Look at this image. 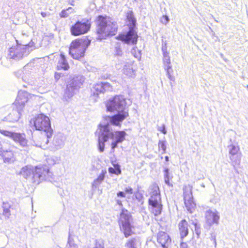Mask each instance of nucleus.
Returning <instances> with one entry per match:
<instances>
[{
  "instance_id": "39",
  "label": "nucleus",
  "mask_w": 248,
  "mask_h": 248,
  "mask_svg": "<svg viewBox=\"0 0 248 248\" xmlns=\"http://www.w3.org/2000/svg\"><path fill=\"white\" fill-rule=\"evenodd\" d=\"M124 73L129 77H132L134 73V70L132 68L124 69Z\"/></svg>"
},
{
  "instance_id": "46",
  "label": "nucleus",
  "mask_w": 248,
  "mask_h": 248,
  "mask_svg": "<svg viewBox=\"0 0 248 248\" xmlns=\"http://www.w3.org/2000/svg\"><path fill=\"white\" fill-rule=\"evenodd\" d=\"M62 73H56L55 74V78L57 80L59 79L61 77Z\"/></svg>"
},
{
  "instance_id": "25",
  "label": "nucleus",
  "mask_w": 248,
  "mask_h": 248,
  "mask_svg": "<svg viewBox=\"0 0 248 248\" xmlns=\"http://www.w3.org/2000/svg\"><path fill=\"white\" fill-rule=\"evenodd\" d=\"M0 155L2 156L5 163H12L14 161V154L11 151H4L2 149L0 152Z\"/></svg>"
},
{
  "instance_id": "38",
  "label": "nucleus",
  "mask_w": 248,
  "mask_h": 248,
  "mask_svg": "<svg viewBox=\"0 0 248 248\" xmlns=\"http://www.w3.org/2000/svg\"><path fill=\"white\" fill-rule=\"evenodd\" d=\"M93 248H104V241L102 239L96 240Z\"/></svg>"
},
{
  "instance_id": "48",
  "label": "nucleus",
  "mask_w": 248,
  "mask_h": 248,
  "mask_svg": "<svg viewBox=\"0 0 248 248\" xmlns=\"http://www.w3.org/2000/svg\"><path fill=\"white\" fill-rule=\"evenodd\" d=\"M41 14L43 17H45L48 15H49V14L44 12H41Z\"/></svg>"
},
{
  "instance_id": "29",
  "label": "nucleus",
  "mask_w": 248,
  "mask_h": 248,
  "mask_svg": "<svg viewBox=\"0 0 248 248\" xmlns=\"http://www.w3.org/2000/svg\"><path fill=\"white\" fill-rule=\"evenodd\" d=\"M108 172L111 174L119 175L121 173L120 166L118 164L114 165V168L109 167L108 170Z\"/></svg>"
},
{
  "instance_id": "47",
  "label": "nucleus",
  "mask_w": 248,
  "mask_h": 248,
  "mask_svg": "<svg viewBox=\"0 0 248 248\" xmlns=\"http://www.w3.org/2000/svg\"><path fill=\"white\" fill-rule=\"evenodd\" d=\"M160 131L164 134H166L167 133V131L166 130V128H165V125H163V126H162V129L161 130H160Z\"/></svg>"
},
{
  "instance_id": "21",
  "label": "nucleus",
  "mask_w": 248,
  "mask_h": 248,
  "mask_svg": "<svg viewBox=\"0 0 248 248\" xmlns=\"http://www.w3.org/2000/svg\"><path fill=\"white\" fill-rule=\"evenodd\" d=\"M157 242L161 244L163 248H168L169 244L171 242V239L167 233L159 232L157 234Z\"/></svg>"
},
{
  "instance_id": "35",
  "label": "nucleus",
  "mask_w": 248,
  "mask_h": 248,
  "mask_svg": "<svg viewBox=\"0 0 248 248\" xmlns=\"http://www.w3.org/2000/svg\"><path fill=\"white\" fill-rule=\"evenodd\" d=\"M68 244L69 245V248H78V246L74 243L73 239L70 232L69 233Z\"/></svg>"
},
{
  "instance_id": "9",
  "label": "nucleus",
  "mask_w": 248,
  "mask_h": 248,
  "mask_svg": "<svg viewBox=\"0 0 248 248\" xmlns=\"http://www.w3.org/2000/svg\"><path fill=\"white\" fill-rule=\"evenodd\" d=\"M30 124L33 125L36 130L43 131L48 137H52L53 131L48 117L43 114H39L34 119L30 121Z\"/></svg>"
},
{
  "instance_id": "10",
  "label": "nucleus",
  "mask_w": 248,
  "mask_h": 248,
  "mask_svg": "<svg viewBox=\"0 0 248 248\" xmlns=\"http://www.w3.org/2000/svg\"><path fill=\"white\" fill-rule=\"evenodd\" d=\"M33 42L26 45L17 44L16 46H13L9 49V57L16 60H20L33 50Z\"/></svg>"
},
{
  "instance_id": "50",
  "label": "nucleus",
  "mask_w": 248,
  "mask_h": 248,
  "mask_svg": "<svg viewBox=\"0 0 248 248\" xmlns=\"http://www.w3.org/2000/svg\"><path fill=\"white\" fill-rule=\"evenodd\" d=\"M117 203L120 205V206H122V201L119 200H117Z\"/></svg>"
},
{
  "instance_id": "54",
  "label": "nucleus",
  "mask_w": 248,
  "mask_h": 248,
  "mask_svg": "<svg viewBox=\"0 0 248 248\" xmlns=\"http://www.w3.org/2000/svg\"><path fill=\"white\" fill-rule=\"evenodd\" d=\"M87 248H90V247H87Z\"/></svg>"
},
{
  "instance_id": "53",
  "label": "nucleus",
  "mask_w": 248,
  "mask_h": 248,
  "mask_svg": "<svg viewBox=\"0 0 248 248\" xmlns=\"http://www.w3.org/2000/svg\"><path fill=\"white\" fill-rule=\"evenodd\" d=\"M22 80L24 81H26V79L24 77H22Z\"/></svg>"
},
{
  "instance_id": "28",
  "label": "nucleus",
  "mask_w": 248,
  "mask_h": 248,
  "mask_svg": "<svg viewBox=\"0 0 248 248\" xmlns=\"http://www.w3.org/2000/svg\"><path fill=\"white\" fill-rule=\"evenodd\" d=\"M105 177V173L102 171V173L99 174L97 178L93 181L92 184L93 187L96 188L104 180Z\"/></svg>"
},
{
  "instance_id": "51",
  "label": "nucleus",
  "mask_w": 248,
  "mask_h": 248,
  "mask_svg": "<svg viewBox=\"0 0 248 248\" xmlns=\"http://www.w3.org/2000/svg\"><path fill=\"white\" fill-rule=\"evenodd\" d=\"M212 239L214 241V242L215 245H216V238L215 236H212L211 237Z\"/></svg>"
},
{
  "instance_id": "12",
  "label": "nucleus",
  "mask_w": 248,
  "mask_h": 248,
  "mask_svg": "<svg viewBox=\"0 0 248 248\" xmlns=\"http://www.w3.org/2000/svg\"><path fill=\"white\" fill-rule=\"evenodd\" d=\"M27 101V93L19 92L15 102L17 105L16 109H13L5 119L10 122H17L20 118L21 110L24 107L25 103Z\"/></svg>"
},
{
  "instance_id": "43",
  "label": "nucleus",
  "mask_w": 248,
  "mask_h": 248,
  "mask_svg": "<svg viewBox=\"0 0 248 248\" xmlns=\"http://www.w3.org/2000/svg\"><path fill=\"white\" fill-rule=\"evenodd\" d=\"M133 191V189L130 187H126L125 189V192L126 193L132 194Z\"/></svg>"
},
{
  "instance_id": "49",
  "label": "nucleus",
  "mask_w": 248,
  "mask_h": 248,
  "mask_svg": "<svg viewBox=\"0 0 248 248\" xmlns=\"http://www.w3.org/2000/svg\"><path fill=\"white\" fill-rule=\"evenodd\" d=\"M30 67V64H27L24 67V71H27Z\"/></svg>"
},
{
  "instance_id": "5",
  "label": "nucleus",
  "mask_w": 248,
  "mask_h": 248,
  "mask_svg": "<svg viewBox=\"0 0 248 248\" xmlns=\"http://www.w3.org/2000/svg\"><path fill=\"white\" fill-rule=\"evenodd\" d=\"M126 19L129 31L125 34H119L116 37L117 39L121 40L127 44L135 45L137 43L138 35L136 28L137 20L133 12L129 10L126 13Z\"/></svg>"
},
{
  "instance_id": "36",
  "label": "nucleus",
  "mask_w": 248,
  "mask_h": 248,
  "mask_svg": "<svg viewBox=\"0 0 248 248\" xmlns=\"http://www.w3.org/2000/svg\"><path fill=\"white\" fill-rule=\"evenodd\" d=\"M166 141L165 140H159L158 143L159 149L162 150V154H165L166 151Z\"/></svg>"
},
{
  "instance_id": "34",
  "label": "nucleus",
  "mask_w": 248,
  "mask_h": 248,
  "mask_svg": "<svg viewBox=\"0 0 248 248\" xmlns=\"http://www.w3.org/2000/svg\"><path fill=\"white\" fill-rule=\"evenodd\" d=\"M192 224L194 225V231L197 237L199 238L201 234V226L197 222L193 221Z\"/></svg>"
},
{
  "instance_id": "23",
  "label": "nucleus",
  "mask_w": 248,
  "mask_h": 248,
  "mask_svg": "<svg viewBox=\"0 0 248 248\" xmlns=\"http://www.w3.org/2000/svg\"><path fill=\"white\" fill-rule=\"evenodd\" d=\"M178 226L181 238L183 239L184 237H186L188 233V223L185 219H183L179 222Z\"/></svg>"
},
{
  "instance_id": "4",
  "label": "nucleus",
  "mask_w": 248,
  "mask_h": 248,
  "mask_svg": "<svg viewBox=\"0 0 248 248\" xmlns=\"http://www.w3.org/2000/svg\"><path fill=\"white\" fill-rule=\"evenodd\" d=\"M20 174L26 179L32 175L31 181L37 185L44 180L50 181L52 179V173L46 165L37 166L34 171L27 166L23 167L20 171Z\"/></svg>"
},
{
  "instance_id": "52",
  "label": "nucleus",
  "mask_w": 248,
  "mask_h": 248,
  "mask_svg": "<svg viewBox=\"0 0 248 248\" xmlns=\"http://www.w3.org/2000/svg\"><path fill=\"white\" fill-rule=\"evenodd\" d=\"M165 160H166V161H169V157H168V156H165Z\"/></svg>"
},
{
  "instance_id": "26",
  "label": "nucleus",
  "mask_w": 248,
  "mask_h": 248,
  "mask_svg": "<svg viewBox=\"0 0 248 248\" xmlns=\"http://www.w3.org/2000/svg\"><path fill=\"white\" fill-rule=\"evenodd\" d=\"M69 68V66L64 55L61 54L60 58L58 61L57 64L58 69H63L64 70H67Z\"/></svg>"
},
{
  "instance_id": "44",
  "label": "nucleus",
  "mask_w": 248,
  "mask_h": 248,
  "mask_svg": "<svg viewBox=\"0 0 248 248\" xmlns=\"http://www.w3.org/2000/svg\"><path fill=\"white\" fill-rule=\"evenodd\" d=\"M117 195L119 197L124 198L125 197L124 193L123 191L118 192L117 194Z\"/></svg>"
},
{
  "instance_id": "16",
  "label": "nucleus",
  "mask_w": 248,
  "mask_h": 248,
  "mask_svg": "<svg viewBox=\"0 0 248 248\" xmlns=\"http://www.w3.org/2000/svg\"><path fill=\"white\" fill-rule=\"evenodd\" d=\"M112 87L108 82H98L95 84L92 90V95L97 96L99 93H103L106 91H111Z\"/></svg>"
},
{
  "instance_id": "11",
  "label": "nucleus",
  "mask_w": 248,
  "mask_h": 248,
  "mask_svg": "<svg viewBox=\"0 0 248 248\" xmlns=\"http://www.w3.org/2000/svg\"><path fill=\"white\" fill-rule=\"evenodd\" d=\"M133 219L130 213L127 210L123 209L120 214L119 224L121 231L124 233L125 237L128 238L134 232L132 230Z\"/></svg>"
},
{
  "instance_id": "15",
  "label": "nucleus",
  "mask_w": 248,
  "mask_h": 248,
  "mask_svg": "<svg viewBox=\"0 0 248 248\" xmlns=\"http://www.w3.org/2000/svg\"><path fill=\"white\" fill-rule=\"evenodd\" d=\"M192 189V186L190 185L185 186L183 187L185 204L187 210L190 213L193 212L196 206V204L193 201Z\"/></svg>"
},
{
  "instance_id": "31",
  "label": "nucleus",
  "mask_w": 248,
  "mask_h": 248,
  "mask_svg": "<svg viewBox=\"0 0 248 248\" xmlns=\"http://www.w3.org/2000/svg\"><path fill=\"white\" fill-rule=\"evenodd\" d=\"M73 9L72 7H69L66 9L62 10L60 14V16L62 18L67 17L70 13L73 12Z\"/></svg>"
},
{
  "instance_id": "2",
  "label": "nucleus",
  "mask_w": 248,
  "mask_h": 248,
  "mask_svg": "<svg viewBox=\"0 0 248 248\" xmlns=\"http://www.w3.org/2000/svg\"><path fill=\"white\" fill-rule=\"evenodd\" d=\"M98 137V149L100 152L104 151L105 143L108 139H114L119 143H122L125 140L126 133L124 131H116L115 133L112 131L111 125L108 123L100 124L99 128L96 132Z\"/></svg>"
},
{
  "instance_id": "30",
  "label": "nucleus",
  "mask_w": 248,
  "mask_h": 248,
  "mask_svg": "<svg viewBox=\"0 0 248 248\" xmlns=\"http://www.w3.org/2000/svg\"><path fill=\"white\" fill-rule=\"evenodd\" d=\"M164 181L166 185L169 186H172V184H170V179L172 178V176H170L169 169L168 168H166L164 170Z\"/></svg>"
},
{
  "instance_id": "19",
  "label": "nucleus",
  "mask_w": 248,
  "mask_h": 248,
  "mask_svg": "<svg viewBox=\"0 0 248 248\" xmlns=\"http://www.w3.org/2000/svg\"><path fill=\"white\" fill-rule=\"evenodd\" d=\"M229 148L230 158L232 161V163L235 165L239 164L240 162V156L237 154L239 148L238 146L234 145H231L228 146Z\"/></svg>"
},
{
  "instance_id": "41",
  "label": "nucleus",
  "mask_w": 248,
  "mask_h": 248,
  "mask_svg": "<svg viewBox=\"0 0 248 248\" xmlns=\"http://www.w3.org/2000/svg\"><path fill=\"white\" fill-rule=\"evenodd\" d=\"M161 49H162L163 54H169V53L168 52L167 49L166 41L163 42L162 45Z\"/></svg>"
},
{
  "instance_id": "32",
  "label": "nucleus",
  "mask_w": 248,
  "mask_h": 248,
  "mask_svg": "<svg viewBox=\"0 0 248 248\" xmlns=\"http://www.w3.org/2000/svg\"><path fill=\"white\" fill-rule=\"evenodd\" d=\"M114 55L117 56H122L123 53L121 47V43H117L116 44L114 50Z\"/></svg>"
},
{
  "instance_id": "3",
  "label": "nucleus",
  "mask_w": 248,
  "mask_h": 248,
  "mask_svg": "<svg viewBox=\"0 0 248 248\" xmlns=\"http://www.w3.org/2000/svg\"><path fill=\"white\" fill-rule=\"evenodd\" d=\"M96 22L97 39H106L109 36L115 35L117 31V23L110 17L99 16Z\"/></svg>"
},
{
  "instance_id": "1",
  "label": "nucleus",
  "mask_w": 248,
  "mask_h": 248,
  "mask_svg": "<svg viewBox=\"0 0 248 248\" xmlns=\"http://www.w3.org/2000/svg\"><path fill=\"white\" fill-rule=\"evenodd\" d=\"M107 109L108 111L117 113L113 116H108V120L111 124L119 125L128 116V110L126 108L125 100L123 96L116 95L109 99L106 104Z\"/></svg>"
},
{
  "instance_id": "20",
  "label": "nucleus",
  "mask_w": 248,
  "mask_h": 248,
  "mask_svg": "<svg viewBox=\"0 0 248 248\" xmlns=\"http://www.w3.org/2000/svg\"><path fill=\"white\" fill-rule=\"evenodd\" d=\"M51 137H48L46 133L41 134L39 137L38 140L33 141V145L36 147L41 148L43 149L47 148V144L49 142V139Z\"/></svg>"
},
{
  "instance_id": "7",
  "label": "nucleus",
  "mask_w": 248,
  "mask_h": 248,
  "mask_svg": "<svg viewBox=\"0 0 248 248\" xmlns=\"http://www.w3.org/2000/svg\"><path fill=\"white\" fill-rule=\"evenodd\" d=\"M84 80V77L81 75L70 77V80L66 85V88L63 96V100L67 101L73 97L82 85Z\"/></svg>"
},
{
  "instance_id": "22",
  "label": "nucleus",
  "mask_w": 248,
  "mask_h": 248,
  "mask_svg": "<svg viewBox=\"0 0 248 248\" xmlns=\"http://www.w3.org/2000/svg\"><path fill=\"white\" fill-rule=\"evenodd\" d=\"M65 138L62 134H58L56 135L53 140V145L54 146V149L58 150L62 148L64 145Z\"/></svg>"
},
{
  "instance_id": "6",
  "label": "nucleus",
  "mask_w": 248,
  "mask_h": 248,
  "mask_svg": "<svg viewBox=\"0 0 248 248\" xmlns=\"http://www.w3.org/2000/svg\"><path fill=\"white\" fill-rule=\"evenodd\" d=\"M91 44L87 37L73 41L69 47V54L74 59L79 60L84 56L85 52Z\"/></svg>"
},
{
  "instance_id": "13",
  "label": "nucleus",
  "mask_w": 248,
  "mask_h": 248,
  "mask_svg": "<svg viewBox=\"0 0 248 248\" xmlns=\"http://www.w3.org/2000/svg\"><path fill=\"white\" fill-rule=\"evenodd\" d=\"M0 133L4 136L12 140L16 143L22 147L28 146V140L24 133H18L8 131L5 129H0Z\"/></svg>"
},
{
  "instance_id": "42",
  "label": "nucleus",
  "mask_w": 248,
  "mask_h": 248,
  "mask_svg": "<svg viewBox=\"0 0 248 248\" xmlns=\"http://www.w3.org/2000/svg\"><path fill=\"white\" fill-rule=\"evenodd\" d=\"M120 143L119 142H117L116 140H113L111 144V151L112 152H114V150L117 147V145H118V144Z\"/></svg>"
},
{
  "instance_id": "14",
  "label": "nucleus",
  "mask_w": 248,
  "mask_h": 248,
  "mask_svg": "<svg viewBox=\"0 0 248 248\" xmlns=\"http://www.w3.org/2000/svg\"><path fill=\"white\" fill-rule=\"evenodd\" d=\"M91 28V23L88 19H83L81 21H77L71 28V34L78 36L86 33Z\"/></svg>"
},
{
  "instance_id": "18",
  "label": "nucleus",
  "mask_w": 248,
  "mask_h": 248,
  "mask_svg": "<svg viewBox=\"0 0 248 248\" xmlns=\"http://www.w3.org/2000/svg\"><path fill=\"white\" fill-rule=\"evenodd\" d=\"M163 67L165 70L166 71L168 77L171 81H174L175 78L171 75L173 70L170 63L169 54H163Z\"/></svg>"
},
{
  "instance_id": "37",
  "label": "nucleus",
  "mask_w": 248,
  "mask_h": 248,
  "mask_svg": "<svg viewBox=\"0 0 248 248\" xmlns=\"http://www.w3.org/2000/svg\"><path fill=\"white\" fill-rule=\"evenodd\" d=\"M134 195L136 199V200L139 202H141V204L143 203V196L142 194L140 193L139 191L134 193Z\"/></svg>"
},
{
  "instance_id": "45",
  "label": "nucleus",
  "mask_w": 248,
  "mask_h": 248,
  "mask_svg": "<svg viewBox=\"0 0 248 248\" xmlns=\"http://www.w3.org/2000/svg\"><path fill=\"white\" fill-rule=\"evenodd\" d=\"M180 248H188L187 244L186 243L181 242Z\"/></svg>"
},
{
  "instance_id": "33",
  "label": "nucleus",
  "mask_w": 248,
  "mask_h": 248,
  "mask_svg": "<svg viewBox=\"0 0 248 248\" xmlns=\"http://www.w3.org/2000/svg\"><path fill=\"white\" fill-rule=\"evenodd\" d=\"M59 160V157L55 156H50L46 158L47 163L49 165H53L58 162Z\"/></svg>"
},
{
  "instance_id": "55",
  "label": "nucleus",
  "mask_w": 248,
  "mask_h": 248,
  "mask_svg": "<svg viewBox=\"0 0 248 248\" xmlns=\"http://www.w3.org/2000/svg\"><path fill=\"white\" fill-rule=\"evenodd\" d=\"M247 88H248V85L247 86Z\"/></svg>"
},
{
  "instance_id": "40",
  "label": "nucleus",
  "mask_w": 248,
  "mask_h": 248,
  "mask_svg": "<svg viewBox=\"0 0 248 248\" xmlns=\"http://www.w3.org/2000/svg\"><path fill=\"white\" fill-rule=\"evenodd\" d=\"M170 19L169 17L166 15H164L160 19V21L162 23L166 25L169 21Z\"/></svg>"
},
{
  "instance_id": "27",
  "label": "nucleus",
  "mask_w": 248,
  "mask_h": 248,
  "mask_svg": "<svg viewBox=\"0 0 248 248\" xmlns=\"http://www.w3.org/2000/svg\"><path fill=\"white\" fill-rule=\"evenodd\" d=\"M11 205L7 202H2V215L4 217L5 219H8L11 215L10 208Z\"/></svg>"
},
{
  "instance_id": "8",
  "label": "nucleus",
  "mask_w": 248,
  "mask_h": 248,
  "mask_svg": "<svg viewBox=\"0 0 248 248\" xmlns=\"http://www.w3.org/2000/svg\"><path fill=\"white\" fill-rule=\"evenodd\" d=\"M152 187L153 191L151 192V196L148 200L149 208L155 216H157L161 213L162 204L159 187L156 184H154Z\"/></svg>"
},
{
  "instance_id": "17",
  "label": "nucleus",
  "mask_w": 248,
  "mask_h": 248,
  "mask_svg": "<svg viewBox=\"0 0 248 248\" xmlns=\"http://www.w3.org/2000/svg\"><path fill=\"white\" fill-rule=\"evenodd\" d=\"M206 223L209 225L212 226L214 224H218L220 218L218 212L216 210H208L205 214Z\"/></svg>"
},
{
  "instance_id": "24",
  "label": "nucleus",
  "mask_w": 248,
  "mask_h": 248,
  "mask_svg": "<svg viewBox=\"0 0 248 248\" xmlns=\"http://www.w3.org/2000/svg\"><path fill=\"white\" fill-rule=\"evenodd\" d=\"M141 240L139 236H135L130 239L125 244L127 248H138L141 245Z\"/></svg>"
}]
</instances>
